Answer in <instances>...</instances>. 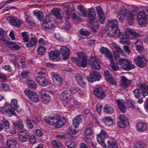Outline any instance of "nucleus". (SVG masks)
<instances>
[{"label":"nucleus","mask_w":148,"mask_h":148,"mask_svg":"<svg viewBox=\"0 0 148 148\" xmlns=\"http://www.w3.org/2000/svg\"><path fill=\"white\" fill-rule=\"evenodd\" d=\"M19 107L17 100L14 99H12L11 104L5 103L4 106L0 107V112L8 117H11L17 115L14 110Z\"/></svg>","instance_id":"obj_1"},{"label":"nucleus","mask_w":148,"mask_h":148,"mask_svg":"<svg viewBox=\"0 0 148 148\" xmlns=\"http://www.w3.org/2000/svg\"><path fill=\"white\" fill-rule=\"evenodd\" d=\"M45 122L50 125H53L56 128H60L64 125L66 122L65 117L60 119V115L58 114H52L45 117Z\"/></svg>","instance_id":"obj_2"},{"label":"nucleus","mask_w":148,"mask_h":148,"mask_svg":"<svg viewBox=\"0 0 148 148\" xmlns=\"http://www.w3.org/2000/svg\"><path fill=\"white\" fill-rule=\"evenodd\" d=\"M127 31L129 36L126 34L120 32V31L118 33L117 36L121 39L120 42L123 44H129L130 40L133 41L140 36V34L134 32L130 28H127Z\"/></svg>","instance_id":"obj_3"},{"label":"nucleus","mask_w":148,"mask_h":148,"mask_svg":"<svg viewBox=\"0 0 148 148\" xmlns=\"http://www.w3.org/2000/svg\"><path fill=\"white\" fill-rule=\"evenodd\" d=\"M77 56V58H72V61L79 67L84 68L87 66L88 62L86 54L82 52H79L78 53Z\"/></svg>","instance_id":"obj_4"},{"label":"nucleus","mask_w":148,"mask_h":148,"mask_svg":"<svg viewBox=\"0 0 148 148\" xmlns=\"http://www.w3.org/2000/svg\"><path fill=\"white\" fill-rule=\"evenodd\" d=\"M137 86L139 88L144 89L146 90H148V85L145 84H141L140 83L137 84ZM133 93L136 98L138 99L141 96H143L144 98L145 96L148 95V92L143 91L141 89H136L133 91Z\"/></svg>","instance_id":"obj_5"},{"label":"nucleus","mask_w":148,"mask_h":148,"mask_svg":"<svg viewBox=\"0 0 148 148\" xmlns=\"http://www.w3.org/2000/svg\"><path fill=\"white\" fill-rule=\"evenodd\" d=\"M118 63L121 66L122 69L125 70H130L135 68V66L132 64L131 61L124 58L119 59Z\"/></svg>","instance_id":"obj_6"},{"label":"nucleus","mask_w":148,"mask_h":148,"mask_svg":"<svg viewBox=\"0 0 148 148\" xmlns=\"http://www.w3.org/2000/svg\"><path fill=\"white\" fill-rule=\"evenodd\" d=\"M145 11L148 12V9H146L145 10L141 11L138 12L137 15L138 23L141 26H145L147 24V17Z\"/></svg>","instance_id":"obj_7"},{"label":"nucleus","mask_w":148,"mask_h":148,"mask_svg":"<svg viewBox=\"0 0 148 148\" xmlns=\"http://www.w3.org/2000/svg\"><path fill=\"white\" fill-rule=\"evenodd\" d=\"M108 137V134L104 130H102L100 133L98 134L97 137V140L98 143L101 145L103 148H106V145L104 140Z\"/></svg>","instance_id":"obj_8"},{"label":"nucleus","mask_w":148,"mask_h":148,"mask_svg":"<svg viewBox=\"0 0 148 148\" xmlns=\"http://www.w3.org/2000/svg\"><path fill=\"white\" fill-rule=\"evenodd\" d=\"M134 61L136 65L141 68L147 66V60L144 56L140 55L134 58Z\"/></svg>","instance_id":"obj_9"},{"label":"nucleus","mask_w":148,"mask_h":148,"mask_svg":"<svg viewBox=\"0 0 148 148\" xmlns=\"http://www.w3.org/2000/svg\"><path fill=\"white\" fill-rule=\"evenodd\" d=\"M24 91L25 93L32 101L36 103L39 101L38 95L36 92L27 89H25Z\"/></svg>","instance_id":"obj_10"},{"label":"nucleus","mask_w":148,"mask_h":148,"mask_svg":"<svg viewBox=\"0 0 148 148\" xmlns=\"http://www.w3.org/2000/svg\"><path fill=\"white\" fill-rule=\"evenodd\" d=\"M119 121L118 122V125L121 128H125L126 126L129 125L128 120L125 116L121 114L119 116Z\"/></svg>","instance_id":"obj_11"},{"label":"nucleus","mask_w":148,"mask_h":148,"mask_svg":"<svg viewBox=\"0 0 148 148\" xmlns=\"http://www.w3.org/2000/svg\"><path fill=\"white\" fill-rule=\"evenodd\" d=\"M42 27L45 30H49L54 28L55 25L51 22V18L49 16H46L42 24Z\"/></svg>","instance_id":"obj_12"},{"label":"nucleus","mask_w":148,"mask_h":148,"mask_svg":"<svg viewBox=\"0 0 148 148\" xmlns=\"http://www.w3.org/2000/svg\"><path fill=\"white\" fill-rule=\"evenodd\" d=\"M89 65L94 69H100L101 67L97 59L95 56L90 57L89 61Z\"/></svg>","instance_id":"obj_13"},{"label":"nucleus","mask_w":148,"mask_h":148,"mask_svg":"<svg viewBox=\"0 0 148 148\" xmlns=\"http://www.w3.org/2000/svg\"><path fill=\"white\" fill-rule=\"evenodd\" d=\"M51 77L56 85L60 86L63 83L62 78L58 73H52Z\"/></svg>","instance_id":"obj_14"},{"label":"nucleus","mask_w":148,"mask_h":148,"mask_svg":"<svg viewBox=\"0 0 148 148\" xmlns=\"http://www.w3.org/2000/svg\"><path fill=\"white\" fill-rule=\"evenodd\" d=\"M101 75L98 72L92 71L89 74V77L88 78V80L92 82L100 80Z\"/></svg>","instance_id":"obj_15"},{"label":"nucleus","mask_w":148,"mask_h":148,"mask_svg":"<svg viewBox=\"0 0 148 148\" xmlns=\"http://www.w3.org/2000/svg\"><path fill=\"white\" fill-rule=\"evenodd\" d=\"M60 53L64 60H68L69 56L70 50L66 46H61L60 49Z\"/></svg>","instance_id":"obj_16"},{"label":"nucleus","mask_w":148,"mask_h":148,"mask_svg":"<svg viewBox=\"0 0 148 148\" xmlns=\"http://www.w3.org/2000/svg\"><path fill=\"white\" fill-rule=\"evenodd\" d=\"M100 52L105 54V56L110 60L111 62H112L113 57L111 52L107 48L102 47L99 49Z\"/></svg>","instance_id":"obj_17"},{"label":"nucleus","mask_w":148,"mask_h":148,"mask_svg":"<svg viewBox=\"0 0 148 148\" xmlns=\"http://www.w3.org/2000/svg\"><path fill=\"white\" fill-rule=\"evenodd\" d=\"M93 93L96 97L100 99H103L106 96L105 92L101 87H98L95 88Z\"/></svg>","instance_id":"obj_18"},{"label":"nucleus","mask_w":148,"mask_h":148,"mask_svg":"<svg viewBox=\"0 0 148 148\" xmlns=\"http://www.w3.org/2000/svg\"><path fill=\"white\" fill-rule=\"evenodd\" d=\"M75 78L78 84L82 88H85L86 84L84 81L83 75L79 73H76L75 75Z\"/></svg>","instance_id":"obj_19"},{"label":"nucleus","mask_w":148,"mask_h":148,"mask_svg":"<svg viewBox=\"0 0 148 148\" xmlns=\"http://www.w3.org/2000/svg\"><path fill=\"white\" fill-rule=\"evenodd\" d=\"M7 21L10 23L17 27H20L21 22L20 20L14 16H8L6 18Z\"/></svg>","instance_id":"obj_20"},{"label":"nucleus","mask_w":148,"mask_h":148,"mask_svg":"<svg viewBox=\"0 0 148 148\" xmlns=\"http://www.w3.org/2000/svg\"><path fill=\"white\" fill-rule=\"evenodd\" d=\"M49 56L51 60L54 61H58L60 59V53L57 51H51L49 53Z\"/></svg>","instance_id":"obj_21"},{"label":"nucleus","mask_w":148,"mask_h":148,"mask_svg":"<svg viewBox=\"0 0 148 148\" xmlns=\"http://www.w3.org/2000/svg\"><path fill=\"white\" fill-rule=\"evenodd\" d=\"M36 80L41 86H45L48 85V80L44 76H36L35 77Z\"/></svg>","instance_id":"obj_22"},{"label":"nucleus","mask_w":148,"mask_h":148,"mask_svg":"<svg viewBox=\"0 0 148 148\" xmlns=\"http://www.w3.org/2000/svg\"><path fill=\"white\" fill-rule=\"evenodd\" d=\"M132 82L131 80L128 79L125 76H123L121 77L120 82L121 86L124 89H125L130 86Z\"/></svg>","instance_id":"obj_23"},{"label":"nucleus","mask_w":148,"mask_h":148,"mask_svg":"<svg viewBox=\"0 0 148 148\" xmlns=\"http://www.w3.org/2000/svg\"><path fill=\"white\" fill-rule=\"evenodd\" d=\"M108 27L110 28L111 29L114 30L118 32V33L120 31L118 28V21L116 19H114L113 20L110 21L108 20Z\"/></svg>","instance_id":"obj_24"},{"label":"nucleus","mask_w":148,"mask_h":148,"mask_svg":"<svg viewBox=\"0 0 148 148\" xmlns=\"http://www.w3.org/2000/svg\"><path fill=\"white\" fill-rule=\"evenodd\" d=\"M96 10L99 17V21L101 23L105 22V16L101 7L99 6H97Z\"/></svg>","instance_id":"obj_25"},{"label":"nucleus","mask_w":148,"mask_h":148,"mask_svg":"<svg viewBox=\"0 0 148 148\" xmlns=\"http://www.w3.org/2000/svg\"><path fill=\"white\" fill-rule=\"evenodd\" d=\"M60 99L67 103L70 101L71 96L70 94L66 90H63L60 95Z\"/></svg>","instance_id":"obj_26"},{"label":"nucleus","mask_w":148,"mask_h":148,"mask_svg":"<svg viewBox=\"0 0 148 148\" xmlns=\"http://www.w3.org/2000/svg\"><path fill=\"white\" fill-rule=\"evenodd\" d=\"M13 123L15 128L18 130L19 133H24L26 132V130L24 128V125L21 121H19L18 123L13 122Z\"/></svg>","instance_id":"obj_27"},{"label":"nucleus","mask_w":148,"mask_h":148,"mask_svg":"<svg viewBox=\"0 0 148 148\" xmlns=\"http://www.w3.org/2000/svg\"><path fill=\"white\" fill-rule=\"evenodd\" d=\"M129 10L125 8H123L118 12V18L119 20L123 19Z\"/></svg>","instance_id":"obj_28"},{"label":"nucleus","mask_w":148,"mask_h":148,"mask_svg":"<svg viewBox=\"0 0 148 148\" xmlns=\"http://www.w3.org/2000/svg\"><path fill=\"white\" fill-rule=\"evenodd\" d=\"M41 101L45 104H47L50 101L51 97L46 93H42L41 95Z\"/></svg>","instance_id":"obj_29"},{"label":"nucleus","mask_w":148,"mask_h":148,"mask_svg":"<svg viewBox=\"0 0 148 148\" xmlns=\"http://www.w3.org/2000/svg\"><path fill=\"white\" fill-rule=\"evenodd\" d=\"M115 101L120 110L123 112L125 113L126 109L124 101L119 99H116Z\"/></svg>","instance_id":"obj_30"},{"label":"nucleus","mask_w":148,"mask_h":148,"mask_svg":"<svg viewBox=\"0 0 148 148\" xmlns=\"http://www.w3.org/2000/svg\"><path fill=\"white\" fill-rule=\"evenodd\" d=\"M132 42L136 45V50L140 53H141L144 51V48L142 43L140 42V40L136 39Z\"/></svg>","instance_id":"obj_31"},{"label":"nucleus","mask_w":148,"mask_h":148,"mask_svg":"<svg viewBox=\"0 0 148 148\" xmlns=\"http://www.w3.org/2000/svg\"><path fill=\"white\" fill-rule=\"evenodd\" d=\"M8 146L10 148H16L17 143L15 140L12 138H9L6 140Z\"/></svg>","instance_id":"obj_32"},{"label":"nucleus","mask_w":148,"mask_h":148,"mask_svg":"<svg viewBox=\"0 0 148 148\" xmlns=\"http://www.w3.org/2000/svg\"><path fill=\"white\" fill-rule=\"evenodd\" d=\"M82 121V119L81 115H78L73 120V125L75 127H79V124Z\"/></svg>","instance_id":"obj_33"},{"label":"nucleus","mask_w":148,"mask_h":148,"mask_svg":"<svg viewBox=\"0 0 148 148\" xmlns=\"http://www.w3.org/2000/svg\"><path fill=\"white\" fill-rule=\"evenodd\" d=\"M25 134H21L19 135V139L20 141L23 142L27 141L29 137V133L26 130V132H25Z\"/></svg>","instance_id":"obj_34"},{"label":"nucleus","mask_w":148,"mask_h":148,"mask_svg":"<svg viewBox=\"0 0 148 148\" xmlns=\"http://www.w3.org/2000/svg\"><path fill=\"white\" fill-rule=\"evenodd\" d=\"M102 120L103 123L108 126L113 124V119L110 117H105L103 118Z\"/></svg>","instance_id":"obj_35"},{"label":"nucleus","mask_w":148,"mask_h":148,"mask_svg":"<svg viewBox=\"0 0 148 148\" xmlns=\"http://www.w3.org/2000/svg\"><path fill=\"white\" fill-rule=\"evenodd\" d=\"M137 128L139 131L144 132L147 129V125L144 122H139L137 124Z\"/></svg>","instance_id":"obj_36"},{"label":"nucleus","mask_w":148,"mask_h":148,"mask_svg":"<svg viewBox=\"0 0 148 148\" xmlns=\"http://www.w3.org/2000/svg\"><path fill=\"white\" fill-rule=\"evenodd\" d=\"M125 17H126L129 22L133 23L134 19V12L129 10Z\"/></svg>","instance_id":"obj_37"},{"label":"nucleus","mask_w":148,"mask_h":148,"mask_svg":"<svg viewBox=\"0 0 148 148\" xmlns=\"http://www.w3.org/2000/svg\"><path fill=\"white\" fill-rule=\"evenodd\" d=\"M52 13L57 19L59 20H61L63 17V16L60 14V10L59 9H53L52 11Z\"/></svg>","instance_id":"obj_38"},{"label":"nucleus","mask_w":148,"mask_h":148,"mask_svg":"<svg viewBox=\"0 0 148 148\" xmlns=\"http://www.w3.org/2000/svg\"><path fill=\"white\" fill-rule=\"evenodd\" d=\"M7 43L9 47L13 50H18L20 48V47L14 42L10 41L8 42Z\"/></svg>","instance_id":"obj_39"},{"label":"nucleus","mask_w":148,"mask_h":148,"mask_svg":"<svg viewBox=\"0 0 148 148\" xmlns=\"http://www.w3.org/2000/svg\"><path fill=\"white\" fill-rule=\"evenodd\" d=\"M104 111L108 114H111L113 112V109L109 105H106L104 107Z\"/></svg>","instance_id":"obj_40"},{"label":"nucleus","mask_w":148,"mask_h":148,"mask_svg":"<svg viewBox=\"0 0 148 148\" xmlns=\"http://www.w3.org/2000/svg\"><path fill=\"white\" fill-rule=\"evenodd\" d=\"M111 45L116 49V51L120 54H122L124 55V53H125V52H124L123 50L121 49L117 44L114 42H112L111 43Z\"/></svg>","instance_id":"obj_41"},{"label":"nucleus","mask_w":148,"mask_h":148,"mask_svg":"<svg viewBox=\"0 0 148 148\" xmlns=\"http://www.w3.org/2000/svg\"><path fill=\"white\" fill-rule=\"evenodd\" d=\"M77 8L81 13V15L82 16L84 17H86L87 16L86 12L82 6L79 5H78L77 7Z\"/></svg>","instance_id":"obj_42"},{"label":"nucleus","mask_w":148,"mask_h":148,"mask_svg":"<svg viewBox=\"0 0 148 148\" xmlns=\"http://www.w3.org/2000/svg\"><path fill=\"white\" fill-rule=\"evenodd\" d=\"M37 40L34 38L31 39L30 42L28 43H27L26 46L27 47H31L34 46L37 43Z\"/></svg>","instance_id":"obj_43"},{"label":"nucleus","mask_w":148,"mask_h":148,"mask_svg":"<svg viewBox=\"0 0 148 148\" xmlns=\"http://www.w3.org/2000/svg\"><path fill=\"white\" fill-rule=\"evenodd\" d=\"M46 50V48L42 46H40L37 49L38 54L41 56L43 55L45 52Z\"/></svg>","instance_id":"obj_44"},{"label":"nucleus","mask_w":148,"mask_h":148,"mask_svg":"<svg viewBox=\"0 0 148 148\" xmlns=\"http://www.w3.org/2000/svg\"><path fill=\"white\" fill-rule=\"evenodd\" d=\"M65 144L69 148H74L76 146V143L70 141L65 142Z\"/></svg>","instance_id":"obj_45"},{"label":"nucleus","mask_w":148,"mask_h":148,"mask_svg":"<svg viewBox=\"0 0 148 148\" xmlns=\"http://www.w3.org/2000/svg\"><path fill=\"white\" fill-rule=\"evenodd\" d=\"M13 57L14 58H15L16 59L18 60L19 62L22 65H24L25 64V58L23 56H21L19 55L16 56L15 55H13Z\"/></svg>","instance_id":"obj_46"},{"label":"nucleus","mask_w":148,"mask_h":148,"mask_svg":"<svg viewBox=\"0 0 148 148\" xmlns=\"http://www.w3.org/2000/svg\"><path fill=\"white\" fill-rule=\"evenodd\" d=\"M38 20L42 21L43 19L44 15L43 12L41 11H39L34 14Z\"/></svg>","instance_id":"obj_47"},{"label":"nucleus","mask_w":148,"mask_h":148,"mask_svg":"<svg viewBox=\"0 0 148 148\" xmlns=\"http://www.w3.org/2000/svg\"><path fill=\"white\" fill-rule=\"evenodd\" d=\"M28 87L30 88H32L36 89L37 88V85L35 83L33 80L29 79L28 80Z\"/></svg>","instance_id":"obj_48"},{"label":"nucleus","mask_w":148,"mask_h":148,"mask_svg":"<svg viewBox=\"0 0 148 148\" xmlns=\"http://www.w3.org/2000/svg\"><path fill=\"white\" fill-rule=\"evenodd\" d=\"M52 144L53 147L55 148H62L61 144L58 141L54 140L52 141Z\"/></svg>","instance_id":"obj_49"},{"label":"nucleus","mask_w":148,"mask_h":148,"mask_svg":"<svg viewBox=\"0 0 148 148\" xmlns=\"http://www.w3.org/2000/svg\"><path fill=\"white\" fill-rule=\"evenodd\" d=\"M108 148H117V146L115 142L112 140L108 141Z\"/></svg>","instance_id":"obj_50"},{"label":"nucleus","mask_w":148,"mask_h":148,"mask_svg":"<svg viewBox=\"0 0 148 148\" xmlns=\"http://www.w3.org/2000/svg\"><path fill=\"white\" fill-rule=\"evenodd\" d=\"M146 146V144L143 142H137L134 146V148H144Z\"/></svg>","instance_id":"obj_51"},{"label":"nucleus","mask_w":148,"mask_h":148,"mask_svg":"<svg viewBox=\"0 0 148 148\" xmlns=\"http://www.w3.org/2000/svg\"><path fill=\"white\" fill-rule=\"evenodd\" d=\"M106 34L108 36L114 37L118 35V32L115 31L112 29L109 32H107Z\"/></svg>","instance_id":"obj_52"},{"label":"nucleus","mask_w":148,"mask_h":148,"mask_svg":"<svg viewBox=\"0 0 148 148\" xmlns=\"http://www.w3.org/2000/svg\"><path fill=\"white\" fill-rule=\"evenodd\" d=\"M23 38V40L25 42H27L29 40V36L27 32H25L21 34Z\"/></svg>","instance_id":"obj_53"},{"label":"nucleus","mask_w":148,"mask_h":148,"mask_svg":"<svg viewBox=\"0 0 148 148\" xmlns=\"http://www.w3.org/2000/svg\"><path fill=\"white\" fill-rule=\"evenodd\" d=\"M79 90V88L77 87H71L69 89L70 92L73 94H76Z\"/></svg>","instance_id":"obj_54"},{"label":"nucleus","mask_w":148,"mask_h":148,"mask_svg":"<svg viewBox=\"0 0 148 148\" xmlns=\"http://www.w3.org/2000/svg\"><path fill=\"white\" fill-rule=\"evenodd\" d=\"M9 86L6 84L0 83V88L5 91H8L9 90Z\"/></svg>","instance_id":"obj_55"},{"label":"nucleus","mask_w":148,"mask_h":148,"mask_svg":"<svg viewBox=\"0 0 148 148\" xmlns=\"http://www.w3.org/2000/svg\"><path fill=\"white\" fill-rule=\"evenodd\" d=\"M2 121L5 127V128L6 129H9L10 127V125L8 121L4 118L2 119Z\"/></svg>","instance_id":"obj_56"},{"label":"nucleus","mask_w":148,"mask_h":148,"mask_svg":"<svg viewBox=\"0 0 148 148\" xmlns=\"http://www.w3.org/2000/svg\"><path fill=\"white\" fill-rule=\"evenodd\" d=\"M88 16L96 17V12L94 9L91 8L88 9Z\"/></svg>","instance_id":"obj_57"},{"label":"nucleus","mask_w":148,"mask_h":148,"mask_svg":"<svg viewBox=\"0 0 148 148\" xmlns=\"http://www.w3.org/2000/svg\"><path fill=\"white\" fill-rule=\"evenodd\" d=\"M29 144L30 145H33L36 143V139L35 136L34 135H31L29 137Z\"/></svg>","instance_id":"obj_58"},{"label":"nucleus","mask_w":148,"mask_h":148,"mask_svg":"<svg viewBox=\"0 0 148 148\" xmlns=\"http://www.w3.org/2000/svg\"><path fill=\"white\" fill-rule=\"evenodd\" d=\"M85 132L87 138L89 139V138L88 137L91 135L92 134L91 129L88 127H87L85 130Z\"/></svg>","instance_id":"obj_59"},{"label":"nucleus","mask_w":148,"mask_h":148,"mask_svg":"<svg viewBox=\"0 0 148 148\" xmlns=\"http://www.w3.org/2000/svg\"><path fill=\"white\" fill-rule=\"evenodd\" d=\"M107 81L110 84L114 85H115L117 83V82L116 79L112 76L108 79Z\"/></svg>","instance_id":"obj_60"},{"label":"nucleus","mask_w":148,"mask_h":148,"mask_svg":"<svg viewBox=\"0 0 148 148\" xmlns=\"http://www.w3.org/2000/svg\"><path fill=\"white\" fill-rule=\"evenodd\" d=\"M113 60H114L113 59ZM114 60L112 62H111V63L110 64V66L111 67L114 71H117L119 70V67L117 64H114Z\"/></svg>","instance_id":"obj_61"},{"label":"nucleus","mask_w":148,"mask_h":148,"mask_svg":"<svg viewBox=\"0 0 148 148\" xmlns=\"http://www.w3.org/2000/svg\"><path fill=\"white\" fill-rule=\"evenodd\" d=\"M104 75L107 80L112 77L111 74L110 73L109 71L107 70H105L104 71Z\"/></svg>","instance_id":"obj_62"},{"label":"nucleus","mask_w":148,"mask_h":148,"mask_svg":"<svg viewBox=\"0 0 148 148\" xmlns=\"http://www.w3.org/2000/svg\"><path fill=\"white\" fill-rule=\"evenodd\" d=\"M26 121L29 128L31 129H32L33 128L34 125L31 120L28 118H26Z\"/></svg>","instance_id":"obj_63"},{"label":"nucleus","mask_w":148,"mask_h":148,"mask_svg":"<svg viewBox=\"0 0 148 148\" xmlns=\"http://www.w3.org/2000/svg\"><path fill=\"white\" fill-rule=\"evenodd\" d=\"M80 34L83 36H88L90 35V33L86 29H81L80 31Z\"/></svg>","instance_id":"obj_64"}]
</instances>
